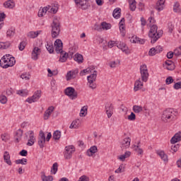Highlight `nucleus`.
<instances>
[{
  "label": "nucleus",
  "instance_id": "obj_28",
  "mask_svg": "<svg viewBox=\"0 0 181 181\" xmlns=\"http://www.w3.org/2000/svg\"><path fill=\"white\" fill-rule=\"evenodd\" d=\"M22 135H23V131L22 129H18L16 132L15 139L16 142H20L22 138Z\"/></svg>",
  "mask_w": 181,
  "mask_h": 181
},
{
  "label": "nucleus",
  "instance_id": "obj_30",
  "mask_svg": "<svg viewBox=\"0 0 181 181\" xmlns=\"http://www.w3.org/2000/svg\"><path fill=\"white\" fill-rule=\"evenodd\" d=\"M75 4H76V5H81L82 9H88V6H90L88 4H87V3H86L84 4V2H83V0H74Z\"/></svg>",
  "mask_w": 181,
  "mask_h": 181
},
{
  "label": "nucleus",
  "instance_id": "obj_35",
  "mask_svg": "<svg viewBox=\"0 0 181 181\" xmlns=\"http://www.w3.org/2000/svg\"><path fill=\"white\" fill-rule=\"evenodd\" d=\"M80 122V119H76L74 120L71 125L69 126L70 129H76L77 128H78V123Z\"/></svg>",
  "mask_w": 181,
  "mask_h": 181
},
{
  "label": "nucleus",
  "instance_id": "obj_46",
  "mask_svg": "<svg viewBox=\"0 0 181 181\" xmlns=\"http://www.w3.org/2000/svg\"><path fill=\"white\" fill-rule=\"evenodd\" d=\"M87 106H83L81 110L80 117H86L87 115Z\"/></svg>",
  "mask_w": 181,
  "mask_h": 181
},
{
  "label": "nucleus",
  "instance_id": "obj_6",
  "mask_svg": "<svg viewBox=\"0 0 181 181\" xmlns=\"http://www.w3.org/2000/svg\"><path fill=\"white\" fill-rule=\"evenodd\" d=\"M97 71H93V73L87 77L88 86L90 88H92V90H94V88H97V85L94 83V81L97 80Z\"/></svg>",
  "mask_w": 181,
  "mask_h": 181
},
{
  "label": "nucleus",
  "instance_id": "obj_58",
  "mask_svg": "<svg viewBox=\"0 0 181 181\" xmlns=\"http://www.w3.org/2000/svg\"><path fill=\"white\" fill-rule=\"evenodd\" d=\"M119 30L122 33L123 36L125 35V25L124 24H119Z\"/></svg>",
  "mask_w": 181,
  "mask_h": 181
},
{
  "label": "nucleus",
  "instance_id": "obj_55",
  "mask_svg": "<svg viewBox=\"0 0 181 181\" xmlns=\"http://www.w3.org/2000/svg\"><path fill=\"white\" fill-rule=\"evenodd\" d=\"M136 115L134 112H131L130 115L128 116L129 121H135Z\"/></svg>",
  "mask_w": 181,
  "mask_h": 181
},
{
  "label": "nucleus",
  "instance_id": "obj_41",
  "mask_svg": "<svg viewBox=\"0 0 181 181\" xmlns=\"http://www.w3.org/2000/svg\"><path fill=\"white\" fill-rule=\"evenodd\" d=\"M58 168H59V164H57V163H54L52 165V167L51 169V173H52L53 175H56V173H57Z\"/></svg>",
  "mask_w": 181,
  "mask_h": 181
},
{
  "label": "nucleus",
  "instance_id": "obj_50",
  "mask_svg": "<svg viewBox=\"0 0 181 181\" xmlns=\"http://www.w3.org/2000/svg\"><path fill=\"white\" fill-rule=\"evenodd\" d=\"M0 103L1 104H6L8 103V98L4 95H0Z\"/></svg>",
  "mask_w": 181,
  "mask_h": 181
},
{
  "label": "nucleus",
  "instance_id": "obj_48",
  "mask_svg": "<svg viewBox=\"0 0 181 181\" xmlns=\"http://www.w3.org/2000/svg\"><path fill=\"white\" fill-rule=\"evenodd\" d=\"M93 71V69L91 68H88L86 69H83L80 72V76L83 77V76H86V73H91Z\"/></svg>",
  "mask_w": 181,
  "mask_h": 181
},
{
  "label": "nucleus",
  "instance_id": "obj_53",
  "mask_svg": "<svg viewBox=\"0 0 181 181\" xmlns=\"http://www.w3.org/2000/svg\"><path fill=\"white\" fill-rule=\"evenodd\" d=\"M156 54H158V52H156V48L153 47L150 49L148 52V56H155Z\"/></svg>",
  "mask_w": 181,
  "mask_h": 181
},
{
  "label": "nucleus",
  "instance_id": "obj_8",
  "mask_svg": "<svg viewBox=\"0 0 181 181\" xmlns=\"http://www.w3.org/2000/svg\"><path fill=\"white\" fill-rule=\"evenodd\" d=\"M76 152V148L74 146H68L65 147V151L64 153V156L65 159H71L73 153Z\"/></svg>",
  "mask_w": 181,
  "mask_h": 181
},
{
  "label": "nucleus",
  "instance_id": "obj_14",
  "mask_svg": "<svg viewBox=\"0 0 181 181\" xmlns=\"http://www.w3.org/2000/svg\"><path fill=\"white\" fill-rule=\"evenodd\" d=\"M78 74V69H76L72 71H69L66 74V81H70V80H73V78H76V76Z\"/></svg>",
  "mask_w": 181,
  "mask_h": 181
},
{
  "label": "nucleus",
  "instance_id": "obj_44",
  "mask_svg": "<svg viewBox=\"0 0 181 181\" xmlns=\"http://www.w3.org/2000/svg\"><path fill=\"white\" fill-rule=\"evenodd\" d=\"M17 94L18 95H21V97H26V95L28 94V90H20L17 91Z\"/></svg>",
  "mask_w": 181,
  "mask_h": 181
},
{
  "label": "nucleus",
  "instance_id": "obj_2",
  "mask_svg": "<svg viewBox=\"0 0 181 181\" xmlns=\"http://www.w3.org/2000/svg\"><path fill=\"white\" fill-rule=\"evenodd\" d=\"M163 31L162 30L158 31V25H153L151 26L150 31L148 32V36L151 37V43H156L160 37H162Z\"/></svg>",
  "mask_w": 181,
  "mask_h": 181
},
{
  "label": "nucleus",
  "instance_id": "obj_23",
  "mask_svg": "<svg viewBox=\"0 0 181 181\" xmlns=\"http://www.w3.org/2000/svg\"><path fill=\"white\" fill-rule=\"evenodd\" d=\"M165 6V0H158L156 5V9L160 12V11H163V6Z\"/></svg>",
  "mask_w": 181,
  "mask_h": 181
},
{
  "label": "nucleus",
  "instance_id": "obj_49",
  "mask_svg": "<svg viewBox=\"0 0 181 181\" xmlns=\"http://www.w3.org/2000/svg\"><path fill=\"white\" fill-rule=\"evenodd\" d=\"M42 181H53V176L48 175L46 176L45 175H42Z\"/></svg>",
  "mask_w": 181,
  "mask_h": 181
},
{
  "label": "nucleus",
  "instance_id": "obj_45",
  "mask_svg": "<svg viewBox=\"0 0 181 181\" xmlns=\"http://www.w3.org/2000/svg\"><path fill=\"white\" fill-rule=\"evenodd\" d=\"M101 27H102V28L105 29V30H108L111 29V25L106 22H103L101 23Z\"/></svg>",
  "mask_w": 181,
  "mask_h": 181
},
{
  "label": "nucleus",
  "instance_id": "obj_20",
  "mask_svg": "<svg viewBox=\"0 0 181 181\" xmlns=\"http://www.w3.org/2000/svg\"><path fill=\"white\" fill-rule=\"evenodd\" d=\"M181 141V132H179L178 133L175 134L173 137L170 139V142L173 144H175Z\"/></svg>",
  "mask_w": 181,
  "mask_h": 181
},
{
  "label": "nucleus",
  "instance_id": "obj_57",
  "mask_svg": "<svg viewBox=\"0 0 181 181\" xmlns=\"http://www.w3.org/2000/svg\"><path fill=\"white\" fill-rule=\"evenodd\" d=\"M173 81H174L173 78L172 76H168L165 80V84L167 85L172 84Z\"/></svg>",
  "mask_w": 181,
  "mask_h": 181
},
{
  "label": "nucleus",
  "instance_id": "obj_19",
  "mask_svg": "<svg viewBox=\"0 0 181 181\" xmlns=\"http://www.w3.org/2000/svg\"><path fill=\"white\" fill-rule=\"evenodd\" d=\"M40 49L37 47H35L32 52L33 60H37L39 54H40Z\"/></svg>",
  "mask_w": 181,
  "mask_h": 181
},
{
  "label": "nucleus",
  "instance_id": "obj_63",
  "mask_svg": "<svg viewBox=\"0 0 181 181\" xmlns=\"http://www.w3.org/2000/svg\"><path fill=\"white\" fill-rule=\"evenodd\" d=\"M154 48L156 49V52H157V54H158V53H160V52H163V48H162V47H160V45L156 46V47H154Z\"/></svg>",
  "mask_w": 181,
  "mask_h": 181
},
{
  "label": "nucleus",
  "instance_id": "obj_22",
  "mask_svg": "<svg viewBox=\"0 0 181 181\" xmlns=\"http://www.w3.org/2000/svg\"><path fill=\"white\" fill-rule=\"evenodd\" d=\"M4 162L7 163L9 166H12V161L11 160V156L9 155V152L5 151L4 154Z\"/></svg>",
  "mask_w": 181,
  "mask_h": 181
},
{
  "label": "nucleus",
  "instance_id": "obj_18",
  "mask_svg": "<svg viewBox=\"0 0 181 181\" xmlns=\"http://www.w3.org/2000/svg\"><path fill=\"white\" fill-rule=\"evenodd\" d=\"M144 86V81L141 80L139 78V80H136L134 83V91H138L139 90H141Z\"/></svg>",
  "mask_w": 181,
  "mask_h": 181
},
{
  "label": "nucleus",
  "instance_id": "obj_11",
  "mask_svg": "<svg viewBox=\"0 0 181 181\" xmlns=\"http://www.w3.org/2000/svg\"><path fill=\"white\" fill-rule=\"evenodd\" d=\"M42 96V90H37L35 92L34 95L26 99V102L29 103V104H32V103H36Z\"/></svg>",
  "mask_w": 181,
  "mask_h": 181
},
{
  "label": "nucleus",
  "instance_id": "obj_62",
  "mask_svg": "<svg viewBox=\"0 0 181 181\" xmlns=\"http://www.w3.org/2000/svg\"><path fill=\"white\" fill-rule=\"evenodd\" d=\"M19 155H21V156H28V151L23 149L20 153Z\"/></svg>",
  "mask_w": 181,
  "mask_h": 181
},
{
  "label": "nucleus",
  "instance_id": "obj_64",
  "mask_svg": "<svg viewBox=\"0 0 181 181\" xmlns=\"http://www.w3.org/2000/svg\"><path fill=\"white\" fill-rule=\"evenodd\" d=\"M174 55H175V52H169L167 53V57L168 59H173Z\"/></svg>",
  "mask_w": 181,
  "mask_h": 181
},
{
  "label": "nucleus",
  "instance_id": "obj_61",
  "mask_svg": "<svg viewBox=\"0 0 181 181\" xmlns=\"http://www.w3.org/2000/svg\"><path fill=\"white\" fill-rule=\"evenodd\" d=\"M117 42H115V41H110L108 42L107 46L108 47H110V49L114 47V46H117Z\"/></svg>",
  "mask_w": 181,
  "mask_h": 181
},
{
  "label": "nucleus",
  "instance_id": "obj_37",
  "mask_svg": "<svg viewBox=\"0 0 181 181\" xmlns=\"http://www.w3.org/2000/svg\"><path fill=\"white\" fill-rule=\"evenodd\" d=\"M135 151L137 152L138 155H142L144 153V150L141 148V141H139L136 145H134Z\"/></svg>",
  "mask_w": 181,
  "mask_h": 181
},
{
  "label": "nucleus",
  "instance_id": "obj_32",
  "mask_svg": "<svg viewBox=\"0 0 181 181\" xmlns=\"http://www.w3.org/2000/svg\"><path fill=\"white\" fill-rule=\"evenodd\" d=\"M131 42L132 43H139V45H144L145 43V40L141 39L138 37H133V39L131 40Z\"/></svg>",
  "mask_w": 181,
  "mask_h": 181
},
{
  "label": "nucleus",
  "instance_id": "obj_36",
  "mask_svg": "<svg viewBox=\"0 0 181 181\" xmlns=\"http://www.w3.org/2000/svg\"><path fill=\"white\" fill-rule=\"evenodd\" d=\"M104 42V38L101 37L100 35L96 36L95 39L93 40V43H97L98 45H101V43L105 45V42Z\"/></svg>",
  "mask_w": 181,
  "mask_h": 181
},
{
  "label": "nucleus",
  "instance_id": "obj_13",
  "mask_svg": "<svg viewBox=\"0 0 181 181\" xmlns=\"http://www.w3.org/2000/svg\"><path fill=\"white\" fill-rule=\"evenodd\" d=\"M105 108L107 117L110 118V117H112V115L114 114V106H112V104L110 103H107Z\"/></svg>",
  "mask_w": 181,
  "mask_h": 181
},
{
  "label": "nucleus",
  "instance_id": "obj_25",
  "mask_svg": "<svg viewBox=\"0 0 181 181\" xmlns=\"http://www.w3.org/2000/svg\"><path fill=\"white\" fill-rule=\"evenodd\" d=\"M157 155H158V156H160V159H162V160H163V162H168V155L166 153H165V151H158Z\"/></svg>",
  "mask_w": 181,
  "mask_h": 181
},
{
  "label": "nucleus",
  "instance_id": "obj_29",
  "mask_svg": "<svg viewBox=\"0 0 181 181\" xmlns=\"http://www.w3.org/2000/svg\"><path fill=\"white\" fill-rule=\"evenodd\" d=\"M112 16L115 19H119L121 18V8H116L112 13Z\"/></svg>",
  "mask_w": 181,
  "mask_h": 181
},
{
  "label": "nucleus",
  "instance_id": "obj_24",
  "mask_svg": "<svg viewBox=\"0 0 181 181\" xmlns=\"http://www.w3.org/2000/svg\"><path fill=\"white\" fill-rule=\"evenodd\" d=\"M45 47H46L47 52H49V53H50V54L54 53V47H53V42H52V41H47Z\"/></svg>",
  "mask_w": 181,
  "mask_h": 181
},
{
  "label": "nucleus",
  "instance_id": "obj_47",
  "mask_svg": "<svg viewBox=\"0 0 181 181\" xmlns=\"http://www.w3.org/2000/svg\"><path fill=\"white\" fill-rule=\"evenodd\" d=\"M180 4L177 2H175L174 6H173V11L174 12H175L176 13L180 12Z\"/></svg>",
  "mask_w": 181,
  "mask_h": 181
},
{
  "label": "nucleus",
  "instance_id": "obj_4",
  "mask_svg": "<svg viewBox=\"0 0 181 181\" xmlns=\"http://www.w3.org/2000/svg\"><path fill=\"white\" fill-rule=\"evenodd\" d=\"M60 35V18L54 17L51 23V36L56 39Z\"/></svg>",
  "mask_w": 181,
  "mask_h": 181
},
{
  "label": "nucleus",
  "instance_id": "obj_5",
  "mask_svg": "<svg viewBox=\"0 0 181 181\" xmlns=\"http://www.w3.org/2000/svg\"><path fill=\"white\" fill-rule=\"evenodd\" d=\"M176 115L173 113V109H166L163 112L161 119L163 122H170L175 119Z\"/></svg>",
  "mask_w": 181,
  "mask_h": 181
},
{
  "label": "nucleus",
  "instance_id": "obj_3",
  "mask_svg": "<svg viewBox=\"0 0 181 181\" xmlns=\"http://www.w3.org/2000/svg\"><path fill=\"white\" fill-rule=\"evenodd\" d=\"M15 63H16L15 57L11 54H6L0 59V66L2 69L13 67V66H15Z\"/></svg>",
  "mask_w": 181,
  "mask_h": 181
},
{
  "label": "nucleus",
  "instance_id": "obj_34",
  "mask_svg": "<svg viewBox=\"0 0 181 181\" xmlns=\"http://www.w3.org/2000/svg\"><path fill=\"white\" fill-rule=\"evenodd\" d=\"M133 111L135 114H139V112H142L144 111V108L142 106L135 105L133 106Z\"/></svg>",
  "mask_w": 181,
  "mask_h": 181
},
{
  "label": "nucleus",
  "instance_id": "obj_40",
  "mask_svg": "<svg viewBox=\"0 0 181 181\" xmlns=\"http://www.w3.org/2000/svg\"><path fill=\"white\" fill-rule=\"evenodd\" d=\"M16 30L15 28H10L6 32V36L7 37H12L15 36Z\"/></svg>",
  "mask_w": 181,
  "mask_h": 181
},
{
  "label": "nucleus",
  "instance_id": "obj_15",
  "mask_svg": "<svg viewBox=\"0 0 181 181\" xmlns=\"http://www.w3.org/2000/svg\"><path fill=\"white\" fill-rule=\"evenodd\" d=\"M129 146H131V138L126 137L121 144V148L122 149H127L129 148Z\"/></svg>",
  "mask_w": 181,
  "mask_h": 181
},
{
  "label": "nucleus",
  "instance_id": "obj_52",
  "mask_svg": "<svg viewBox=\"0 0 181 181\" xmlns=\"http://www.w3.org/2000/svg\"><path fill=\"white\" fill-rule=\"evenodd\" d=\"M174 56L177 57L181 56V46L174 50Z\"/></svg>",
  "mask_w": 181,
  "mask_h": 181
},
{
  "label": "nucleus",
  "instance_id": "obj_59",
  "mask_svg": "<svg viewBox=\"0 0 181 181\" xmlns=\"http://www.w3.org/2000/svg\"><path fill=\"white\" fill-rule=\"evenodd\" d=\"M168 32L169 33L172 34V32H173V29H175V26H173V24L172 23H168Z\"/></svg>",
  "mask_w": 181,
  "mask_h": 181
},
{
  "label": "nucleus",
  "instance_id": "obj_51",
  "mask_svg": "<svg viewBox=\"0 0 181 181\" xmlns=\"http://www.w3.org/2000/svg\"><path fill=\"white\" fill-rule=\"evenodd\" d=\"M39 33L37 32L31 31L28 33V37L31 39H35V37H37Z\"/></svg>",
  "mask_w": 181,
  "mask_h": 181
},
{
  "label": "nucleus",
  "instance_id": "obj_17",
  "mask_svg": "<svg viewBox=\"0 0 181 181\" xmlns=\"http://www.w3.org/2000/svg\"><path fill=\"white\" fill-rule=\"evenodd\" d=\"M167 70L173 71L175 69V64L171 60H167L163 65Z\"/></svg>",
  "mask_w": 181,
  "mask_h": 181
},
{
  "label": "nucleus",
  "instance_id": "obj_31",
  "mask_svg": "<svg viewBox=\"0 0 181 181\" xmlns=\"http://www.w3.org/2000/svg\"><path fill=\"white\" fill-rule=\"evenodd\" d=\"M74 60H75V62H77V63L80 64L83 63L84 58H83V55H81V54H76L74 56Z\"/></svg>",
  "mask_w": 181,
  "mask_h": 181
},
{
  "label": "nucleus",
  "instance_id": "obj_1",
  "mask_svg": "<svg viewBox=\"0 0 181 181\" xmlns=\"http://www.w3.org/2000/svg\"><path fill=\"white\" fill-rule=\"evenodd\" d=\"M54 46L56 53L60 54L59 62L64 63L67 60V57H69V54L63 51V42L60 39H57L55 40Z\"/></svg>",
  "mask_w": 181,
  "mask_h": 181
},
{
  "label": "nucleus",
  "instance_id": "obj_39",
  "mask_svg": "<svg viewBox=\"0 0 181 181\" xmlns=\"http://www.w3.org/2000/svg\"><path fill=\"white\" fill-rule=\"evenodd\" d=\"M61 136H62V132L59 130H57L54 132L52 138L55 141H57V140L60 139Z\"/></svg>",
  "mask_w": 181,
  "mask_h": 181
},
{
  "label": "nucleus",
  "instance_id": "obj_43",
  "mask_svg": "<svg viewBox=\"0 0 181 181\" xmlns=\"http://www.w3.org/2000/svg\"><path fill=\"white\" fill-rule=\"evenodd\" d=\"M16 165H26L28 163V159L23 158V159H18L16 160Z\"/></svg>",
  "mask_w": 181,
  "mask_h": 181
},
{
  "label": "nucleus",
  "instance_id": "obj_60",
  "mask_svg": "<svg viewBox=\"0 0 181 181\" xmlns=\"http://www.w3.org/2000/svg\"><path fill=\"white\" fill-rule=\"evenodd\" d=\"M173 88H175V90L180 89L181 88V81L175 83L173 86Z\"/></svg>",
  "mask_w": 181,
  "mask_h": 181
},
{
  "label": "nucleus",
  "instance_id": "obj_38",
  "mask_svg": "<svg viewBox=\"0 0 181 181\" xmlns=\"http://www.w3.org/2000/svg\"><path fill=\"white\" fill-rule=\"evenodd\" d=\"M49 11L47 7H44L42 9H40L38 11V16L39 18H42L44 15H46V13Z\"/></svg>",
  "mask_w": 181,
  "mask_h": 181
},
{
  "label": "nucleus",
  "instance_id": "obj_56",
  "mask_svg": "<svg viewBox=\"0 0 181 181\" xmlns=\"http://www.w3.org/2000/svg\"><path fill=\"white\" fill-rule=\"evenodd\" d=\"M25 47H26V42L23 41L20 43L18 49L22 52V50L25 49Z\"/></svg>",
  "mask_w": 181,
  "mask_h": 181
},
{
  "label": "nucleus",
  "instance_id": "obj_12",
  "mask_svg": "<svg viewBox=\"0 0 181 181\" xmlns=\"http://www.w3.org/2000/svg\"><path fill=\"white\" fill-rule=\"evenodd\" d=\"M45 144H46V136L45 135V132H43V131H40L38 137V145L41 149L45 148Z\"/></svg>",
  "mask_w": 181,
  "mask_h": 181
},
{
  "label": "nucleus",
  "instance_id": "obj_33",
  "mask_svg": "<svg viewBox=\"0 0 181 181\" xmlns=\"http://www.w3.org/2000/svg\"><path fill=\"white\" fill-rule=\"evenodd\" d=\"M128 2L129 4L130 11L134 12V11L136 9V1H135V0H128Z\"/></svg>",
  "mask_w": 181,
  "mask_h": 181
},
{
  "label": "nucleus",
  "instance_id": "obj_42",
  "mask_svg": "<svg viewBox=\"0 0 181 181\" xmlns=\"http://www.w3.org/2000/svg\"><path fill=\"white\" fill-rule=\"evenodd\" d=\"M11 46V42H0V49H8Z\"/></svg>",
  "mask_w": 181,
  "mask_h": 181
},
{
  "label": "nucleus",
  "instance_id": "obj_21",
  "mask_svg": "<svg viewBox=\"0 0 181 181\" xmlns=\"http://www.w3.org/2000/svg\"><path fill=\"white\" fill-rule=\"evenodd\" d=\"M54 111V107L53 106H50L44 113V119H49L50 115H52V112Z\"/></svg>",
  "mask_w": 181,
  "mask_h": 181
},
{
  "label": "nucleus",
  "instance_id": "obj_27",
  "mask_svg": "<svg viewBox=\"0 0 181 181\" xmlns=\"http://www.w3.org/2000/svg\"><path fill=\"white\" fill-rule=\"evenodd\" d=\"M98 151L97 146H93L87 151V155L88 156H93L94 153H97Z\"/></svg>",
  "mask_w": 181,
  "mask_h": 181
},
{
  "label": "nucleus",
  "instance_id": "obj_9",
  "mask_svg": "<svg viewBox=\"0 0 181 181\" xmlns=\"http://www.w3.org/2000/svg\"><path fill=\"white\" fill-rule=\"evenodd\" d=\"M28 136H29L28 141L27 143L28 146H33L35 145V141H36V138L35 137V133L33 131L30 130L25 134V139H28Z\"/></svg>",
  "mask_w": 181,
  "mask_h": 181
},
{
  "label": "nucleus",
  "instance_id": "obj_10",
  "mask_svg": "<svg viewBox=\"0 0 181 181\" xmlns=\"http://www.w3.org/2000/svg\"><path fill=\"white\" fill-rule=\"evenodd\" d=\"M65 94L68 95L71 100H76L77 98V91L73 87H68L65 89Z\"/></svg>",
  "mask_w": 181,
  "mask_h": 181
},
{
  "label": "nucleus",
  "instance_id": "obj_26",
  "mask_svg": "<svg viewBox=\"0 0 181 181\" xmlns=\"http://www.w3.org/2000/svg\"><path fill=\"white\" fill-rule=\"evenodd\" d=\"M4 8H8V9H13L15 8V2L11 0H8L4 3Z\"/></svg>",
  "mask_w": 181,
  "mask_h": 181
},
{
  "label": "nucleus",
  "instance_id": "obj_7",
  "mask_svg": "<svg viewBox=\"0 0 181 181\" xmlns=\"http://www.w3.org/2000/svg\"><path fill=\"white\" fill-rule=\"evenodd\" d=\"M140 73L142 81L146 83L149 77V73L148 72V67L146 64L141 65L140 66Z\"/></svg>",
  "mask_w": 181,
  "mask_h": 181
},
{
  "label": "nucleus",
  "instance_id": "obj_54",
  "mask_svg": "<svg viewBox=\"0 0 181 181\" xmlns=\"http://www.w3.org/2000/svg\"><path fill=\"white\" fill-rule=\"evenodd\" d=\"M179 148H180V146L179 144H173L171 146V151H173L174 152H177Z\"/></svg>",
  "mask_w": 181,
  "mask_h": 181
},
{
  "label": "nucleus",
  "instance_id": "obj_16",
  "mask_svg": "<svg viewBox=\"0 0 181 181\" xmlns=\"http://www.w3.org/2000/svg\"><path fill=\"white\" fill-rule=\"evenodd\" d=\"M116 45L117 47H118V49H121V50L126 54H128L129 53V51H128V47L127 46V44L124 42H119V44L117 43Z\"/></svg>",
  "mask_w": 181,
  "mask_h": 181
}]
</instances>
